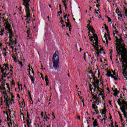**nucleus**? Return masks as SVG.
<instances>
[{
  "mask_svg": "<svg viewBox=\"0 0 127 127\" xmlns=\"http://www.w3.org/2000/svg\"><path fill=\"white\" fill-rule=\"evenodd\" d=\"M88 73H89V74H92V76L94 77V80L95 81V79H96V77H95V75H94L95 74H94V72H93V70H89L88 71Z\"/></svg>",
  "mask_w": 127,
  "mask_h": 127,
  "instance_id": "obj_18",
  "label": "nucleus"
},
{
  "mask_svg": "<svg viewBox=\"0 0 127 127\" xmlns=\"http://www.w3.org/2000/svg\"><path fill=\"white\" fill-rule=\"evenodd\" d=\"M7 65L8 64H7L5 67V70H6V71H7V70H9V68H8V66Z\"/></svg>",
  "mask_w": 127,
  "mask_h": 127,
  "instance_id": "obj_29",
  "label": "nucleus"
},
{
  "mask_svg": "<svg viewBox=\"0 0 127 127\" xmlns=\"http://www.w3.org/2000/svg\"><path fill=\"white\" fill-rule=\"evenodd\" d=\"M88 28L89 31H91L92 33H95V29H94V28H93V27L90 26Z\"/></svg>",
  "mask_w": 127,
  "mask_h": 127,
  "instance_id": "obj_14",
  "label": "nucleus"
},
{
  "mask_svg": "<svg viewBox=\"0 0 127 127\" xmlns=\"http://www.w3.org/2000/svg\"><path fill=\"white\" fill-rule=\"evenodd\" d=\"M93 47H94L95 50H96V54H97V57H100V49H99V47H96L95 46V45H93Z\"/></svg>",
  "mask_w": 127,
  "mask_h": 127,
  "instance_id": "obj_11",
  "label": "nucleus"
},
{
  "mask_svg": "<svg viewBox=\"0 0 127 127\" xmlns=\"http://www.w3.org/2000/svg\"><path fill=\"white\" fill-rule=\"evenodd\" d=\"M104 37H105V39L106 40V44H108L109 43V42L108 41V39H107V33L105 34Z\"/></svg>",
  "mask_w": 127,
  "mask_h": 127,
  "instance_id": "obj_24",
  "label": "nucleus"
},
{
  "mask_svg": "<svg viewBox=\"0 0 127 127\" xmlns=\"http://www.w3.org/2000/svg\"><path fill=\"white\" fill-rule=\"evenodd\" d=\"M111 77L114 78V80H115L116 81H117V80H118V78H117L116 76H115L114 75H112Z\"/></svg>",
  "mask_w": 127,
  "mask_h": 127,
  "instance_id": "obj_35",
  "label": "nucleus"
},
{
  "mask_svg": "<svg viewBox=\"0 0 127 127\" xmlns=\"http://www.w3.org/2000/svg\"><path fill=\"white\" fill-rule=\"evenodd\" d=\"M60 19H62V20H61V24H63V23H64V21L63 20H62V17H61V18H60Z\"/></svg>",
  "mask_w": 127,
  "mask_h": 127,
  "instance_id": "obj_42",
  "label": "nucleus"
},
{
  "mask_svg": "<svg viewBox=\"0 0 127 127\" xmlns=\"http://www.w3.org/2000/svg\"><path fill=\"white\" fill-rule=\"evenodd\" d=\"M93 127H98V122H97V119H95L93 122Z\"/></svg>",
  "mask_w": 127,
  "mask_h": 127,
  "instance_id": "obj_17",
  "label": "nucleus"
},
{
  "mask_svg": "<svg viewBox=\"0 0 127 127\" xmlns=\"http://www.w3.org/2000/svg\"><path fill=\"white\" fill-rule=\"evenodd\" d=\"M21 116H23V120L24 121V114L23 113H21Z\"/></svg>",
  "mask_w": 127,
  "mask_h": 127,
  "instance_id": "obj_45",
  "label": "nucleus"
},
{
  "mask_svg": "<svg viewBox=\"0 0 127 127\" xmlns=\"http://www.w3.org/2000/svg\"><path fill=\"white\" fill-rule=\"evenodd\" d=\"M114 96H115V97H117V96H118V94L117 93H116V92H115L114 94H113Z\"/></svg>",
  "mask_w": 127,
  "mask_h": 127,
  "instance_id": "obj_50",
  "label": "nucleus"
},
{
  "mask_svg": "<svg viewBox=\"0 0 127 127\" xmlns=\"http://www.w3.org/2000/svg\"><path fill=\"white\" fill-rule=\"evenodd\" d=\"M13 102H14V100H13V99H11V100H10V103H13Z\"/></svg>",
  "mask_w": 127,
  "mask_h": 127,
  "instance_id": "obj_60",
  "label": "nucleus"
},
{
  "mask_svg": "<svg viewBox=\"0 0 127 127\" xmlns=\"http://www.w3.org/2000/svg\"><path fill=\"white\" fill-rule=\"evenodd\" d=\"M10 72H10V75H12V74H13V72L12 71V70L10 69Z\"/></svg>",
  "mask_w": 127,
  "mask_h": 127,
  "instance_id": "obj_52",
  "label": "nucleus"
},
{
  "mask_svg": "<svg viewBox=\"0 0 127 127\" xmlns=\"http://www.w3.org/2000/svg\"><path fill=\"white\" fill-rule=\"evenodd\" d=\"M92 108L95 110V112H97V109H98V106H97V105L94 104L92 105Z\"/></svg>",
  "mask_w": 127,
  "mask_h": 127,
  "instance_id": "obj_19",
  "label": "nucleus"
},
{
  "mask_svg": "<svg viewBox=\"0 0 127 127\" xmlns=\"http://www.w3.org/2000/svg\"><path fill=\"white\" fill-rule=\"evenodd\" d=\"M125 14H126V15H127V9L125 10Z\"/></svg>",
  "mask_w": 127,
  "mask_h": 127,
  "instance_id": "obj_59",
  "label": "nucleus"
},
{
  "mask_svg": "<svg viewBox=\"0 0 127 127\" xmlns=\"http://www.w3.org/2000/svg\"><path fill=\"white\" fill-rule=\"evenodd\" d=\"M116 46V51L117 52V54L119 55H121L122 57V55H125L124 52H123V50H122V49L121 48V46L120 45V44L118 42H117L115 44Z\"/></svg>",
  "mask_w": 127,
  "mask_h": 127,
  "instance_id": "obj_5",
  "label": "nucleus"
},
{
  "mask_svg": "<svg viewBox=\"0 0 127 127\" xmlns=\"http://www.w3.org/2000/svg\"><path fill=\"white\" fill-rule=\"evenodd\" d=\"M122 112L124 114V118H127V110H122Z\"/></svg>",
  "mask_w": 127,
  "mask_h": 127,
  "instance_id": "obj_15",
  "label": "nucleus"
},
{
  "mask_svg": "<svg viewBox=\"0 0 127 127\" xmlns=\"http://www.w3.org/2000/svg\"><path fill=\"white\" fill-rule=\"evenodd\" d=\"M95 100L97 102H98V103H100V101L99 100V97H96V98H95Z\"/></svg>",
  "mask_w": 127,
  "mask_h": 127,
  "instance_id": "obj_39",
  "label": "nucleus"
},
{
  "mask_svg": "<svg viewBox=\"0 0 127 127\" xmlns=\"http://www.w3.org/2000/svg\"><path fill=\"white\" fill-rule=\"evenodd\" d=\"M108 22H112V19L110 18V17H108Z\"/></svg>",
  "mask_w": 127,
  "mask_h": 127,
  "instance_id": "obj_41",
  "label": "nucleus"
},
{
  "mask_svg": "<svg viewBox=\"0 0 127 127\" xmlns=\"http://www.w3.org/2000/svg\"><path fill=\"white\" fill-rule=\"evenodd\" d=\"M4 24L5 25V30H7V31H9V30H12V29H10L11 28V25H10V24H9V23L6 22L4 23Z\"/></svg>",
  "mask_w": 127,
  "mask_h": 127,
  "instance_id": "obj_10",
  "label": "nucleus"
},
{
  "mask_svg": "<svg viewBox=\"0 0 127 127\" xmlns=\"http://www.w3.org/2000/svg\"><path fill=\"white\" fill-rule=\"evenodd\" d=\"M88 21L89 22V24L87 25V28H89L90 26H91V25L90 24V23H91V21H90V20H88Z\"/></svg>",
  "mask_w": 127,
  "mask_h": 127,
  "instance_id": "obj_30",
  "label": "nucleus"
},
{
  "mask_svg": "<svg viewBox=\"0 0 127 127\" xmlns=\"http://www.w3.org/2000/svg\"><path fill=\"white\" fill-rule=\"evenodd\" d=\"M30 78L32 83H34V77L33 76H32L31 75H30Z\"/></svg>",
  "mask_w": 127,
  "mask_h": 127,
  "instance_id": "obj_22",
  "label": "nucleus"
},
{
  "mask_svg": "<svg viewBox=\"0 0 127 127\" xmlns=\"http://www.w3.org/2000/svg\"><path fill=\"white\" fill-rule=\"evenodd\" d=\"M99 51H104V49H103V48H101L100 50L99 49Z\"/></svg>",
  "mask_w": 127,
  "mask_h": 127,
  "instance_id": "obj_62",
  "label": "nucleus"
},
{
  "mask_svg": "<svg viewBox=\"0 0 127 127\" xmlns=\"http://www.w3.org/2000/svg\"><path fill=\"white\" fill-rule=\"evenodd\" d=\"M64 18H65V19H66V17L67 18H68V17H67V15H65V16H64Z\"/></svg>",
  "mask_w": 127,
  "mask_h": 127,
  "instance_id": "obj_58",
  "label": "nucleus"
},
{
  "mask_svg": "<svg viewBox=\"0 0 127 127\" xmlns=\"http://www.w3.org/2000/svg\"><path fill=\"white\" fill-rule=\"evenodd\" d=\"M45 81L46 83L49 82V80H48V76H47V75H46Z\"/></svg>",
  "mask_w": 127,
  "mask_h": 127,
  "instance_id": "obj_26",
  "label": "nucleus"
},
{
  "mask_svg": "<svg viewBox=\"0 0 127 127\" xmlns=\"http://www.w3.org/2000/svg\"><path fill=\"white\" fill-rule=\"evenodd\" d=\"M45 120H46V121L47 122V120H50V118L47 117V116H46V113H45V116L44 117Z\"/></svg>",
  "mask_w": 127,
  "mask_h": 127,
  "instance_id": "obj_25",
  "label": "nucleus"
},
{
  "mask_svg": "<svg viewBox=\"0 0 127 127\" xmlns=\"http://www.w3.org/2000/svg\"><path fill=\"white\" fill-rule=\"evenodd\" d=\"M100 83V80L98 79H96L95 82H92V85L94 87V91H96V89L97 90H100V87L99 86V83Z\"/></svg>",
  "mask_w": 127,
  "mask_h": 127,
  "instance_id": "obj_7",
  "label": "nucleus"
},
{
  "mask_svg": "<svg viewBox=\"0 0 127 127\" xmlns=\"http://www.w3.org/2000/svg\"><path fill=\"white\" fill-rule=\"evenodd\" d=\"M116 93H117L118 95V94H120V91L117 90V92H116Z\"/></svg>",
  "mask_w": 127,
  "mask_h": 127,
  "instance_id": "obj_64",
  "label": "nucleus"
},
{
  "mask_svg": "<svg viewBox=\"0 0 127 127\" xmlns=\"http://www.w3.org/2000/svg\"><path fill=\"white\" fill-rule=\"evenodd\" d=\"M106 76L108 77H112V76H113V74H112V71L111 70H107Z\"/></svg>",
  "mask_w": 127,
  "mask_h": 127,
  "instance_id": "obj_13",
  "label": "nucleus"
},
{
  "mask_svg": "<svg viewBox=\"0 0 127 127\" xmlns=\"http://www.w3.org/2000/svg\"><path fill=\"white\" fill-rule=\"evenodd\" d=\"M1 90L2 91H5V87H2V88H1Z\"/></svg>",
  "mask_w": 127,
  "mask_h": 127,
  "instance_id": "obj_44",
  "label": "nucleus"
},
{
  "mask_svg": "<svg viewBox=\"0 0 127 127\" xmlns=\"http://www.w3.org/2000/svg\"><path fill=\"white\" fill-rule=\"evenodd\" d=\"M107 114V110L105 108L103 109L101 115H106Z\"/></svg>",
  "mask_w": 127,
  "mask_h": 127,
  "instance_id": "obj_20",
  "label": "nucleus"
},
{
  "mask_svg": "<svg viewBox=\"0 0 127 127\" xmlns=\"http://www.w3.org/2000/svg\"><path fill=\"white\" fill-rule=\"evenodd\" d=\"M3 94L4 95V98L5 99V100H4V102L6 103V106H9L10 105H12V103H11L10 101H9L10 100L8 98L7 93L3 92Z\"/></svg>",
  "mask_w": 127,
  "mask_h": 127,
  "instance_id": "obj_6",
  "label": "nucleus"
},
{
  "mask_svg": "<svg viewBox=\"0 0 127 127\" xmlns=\"http://www.w3.org/2000/svg\"><path fill=\"white\" fill-rule=\"evenodd\" d=\"M29 1H30V0H23V4L26 7L25 10L27 16H30V10L29 9V7L30 6H29Z\"/></svg>",
  "mask_w": 127,
  "mask_h": 127,
  "instance_id": "obj_4",
  "label": "nucleus"
},
{
  "mask_svg": "<svg viewBox=\"0 0 127 127\" xmlns=\"http://www.w3.org/2000/svg\"><path fill=\"white\" fill-rule=\"evenodd\" d=\"M121 62H122V68H124L123 69V74L126 78L127 75L126 72L127 69V55H122Z\"/></svg>",
  "mask_w": 127,
  "mask_h": 127,
  "instance_id": "obj_1",
  "label": "nucleus"
},
{
  "mask_svg": "<svg viewBox=\"0 0 127 127\" xmlns=\"http://www.w3.org/2000/svg\"><path fill=\"white\" fill-rule=\"evenodd\" d=\"M66 21H67V23H69L70 22V20L68 19H65V22H66Z\"/></svg>",
  "mask_w": 127,
  "mask_h": 127,
  "instance_id": "obj_46",
  "label": "nucleus"
},
{
  "mask_svg": "<svg viewBox=\"0 0 127 127\" xmlns=\"http://www.w3.org/2000/svg\"><path fill=\"white\" fill-rule=\"evenodd\" d=\"M58 52L55 53L52 58L53 65L55 70H57L59 68V56H58Z\"/></svg>",
  "mask_w": 127,
  "mask_h": 127,
  "instance_id": "obj_2",
  "label": "nucleus"
},
{
  "mask_svg": "<svg viewBox=\"0 0 127 127\" xmlns=\"http://www.w3.org/2000/svg\"><path fill=\"white\" fill-rule=\"evenodd\" d=\"M105 29L107 32V33L109 34V27L108 26H105Z\"/></svg>",
  "mask_w": 127,
  "mask_h": 127,
  "instance_id": "obj_33",
  "label": "nucleus"
},
{
  "mask_svg": "<svg viewBox=\"0 0 127 127\" xmlns=\"http://www.w3.org/2000/svg\"><path fill=\"white\" fill-rule=\"evenodd\" d=\"M24 17H26L27 19H28V18H29V17H30L29 16H27V15H26V16H24Z\"/></svg>",
  "mask_w": 127,
  "mask_h": 127,
  "instance_id": "obj_48",
  "label": "nucleus"
},
{
  "mask_svg": "<svg viewBox=\"0 0 127 127\" xmlns=\"http://www.w3.org/2000/svg\"><path fill=\"white\" fill-rule=\"evenodd\" d=\"M96 110H97V112H96V114H100V112L98 111V109H97Z\"/></svg>",
  "mask_w": 127,
  "mask_h": 127,
  "instance_id": "obj_51",
  "label": "nucleus"
},
{
  "mask_svg": "<svg viewBox=\"0 0 127 127\" xmlns=\"http://www.w3.org/2000/svg\"><path fill=\"white\" fill-rule=\"evenodd\" d=\"M14 44V41L12 40V39H9V45L10 46H12Z\"/></svg>",
  "mask_w": 127,
  "mask_h": 127,
  "instance_id": "obj_16",
  "label": "nucleus"
},
{
  "mask_svg": "<svg viewBox=\"0 0 127 127\" xmlns=\"http://www.w3.org/2000/svg\"><path fill=\"white\" fill-rule=\"evenodd\" d=\"M122 107L120 108L121 111H124V110L127 111V103L125 101V99L122 100Z\"/></svg>",
  "mask_w": 127,
  "mask_h": 127,
  "instance_id": "obj_8",
  "label": "nucleus"
},
{
  "mask_svg": "<svg viewBox=\"0 0 127 127\" xmlns=\"http://www.w3.org/2000/svg\"><path fill=\"white\" fill-rule=\"evenodd\" d=\"M93 38H92L90 39V41H91L92 42H94V39H93Z\"/></svg>",
  "mask_w": 127,
  "mask_h": 127,
  "instance_id": "obj_54",
  "label": "nucleus"
},
{
  "mask_svg": "<svg viewBox=\"0 0 127 127\" xmlns=\"http://www.w3.org/2000/svg\"><path fill=\"white\" fill-rule=\"evenodd\" d=\"M64 5L65 6V8H67V5L66 4V3H64Z\"/></svg>",
  "mask_w": 127,
  "mask_h": 127,
  "instance_id": "obj_49",
  "label": "nucleus"
},
{
  "mask_svg": "<svg viewBox=\"0 0 127 127\" xmlns=\"http://www.w3.org/2000/svg\"><path fill=\"white\" fill-rule=\"evenodd\" d=\"M15 84V83L14 82V81L12 80L11 83V87H12V86H14Z\"/></svg>",
  "mask_w": 127,
  "mask_h": 127,
  "instance_id": "obj_28",
  "label": "nucleus"
},
{
  "mask_svg": "<svg viewBox=\"0 0 127 127\" xmlns=\"http://www.w3.org/2000/svg\"><path fill=\"white\" fill-rule=\"evenodd\" d=\"M65 23L66 24V27H68V28H69V26H70V25H71V24L69 23H67L66 22H65Z\"/></svg>",
  "mask_w": 127,
  "mask_h": 127,
  "instance_id": "obj_31",
  "label": "nucleus"
},
{
  "mask_svg": "<svg viewBox=\"0 0 127 127\" xmlns=\"http://www.w3.org/2000/svg\"><path fill=\"white\" fill-rule=\"evenodd\" d=\"M7 88L8 89L9 91H8L10 94V92L9 91H10V87H9V85H7Z\"/></svg>",
  "mask_w": 127,
  "mask_h": 127,
  "instance_id": "obj_40",
  "label": "nucleus"
},
{
  "mask_svg": "<svg viewBox=\"0 0 127 127\" xmlns=\"http://www.w3.org/2000/svg\"><path fill=\"white\" fill-rule=\"evenodd\" d=\"M96 91H98L99 93L101 94H102V93H104V90H103L102 88H100V87H99V90L96 89Z\"/></svg>",
  "mask_w": 127,
  "mask_h": 127,
  "instance_id": "obj_21",
  "label": "nucleus"
},
{
  "mask_svg": "<svg viewBox=\"0 0 127 127\" xmlns=\"http://www.w3.org/2000/svg\"><path fill=\"white\" fill-rule=\"evenodd\" d=\"M92 38H94L95 41H96V42L93 44L95 45V46L96 47H99V39H98V36H97L96 34L94 35L93 37H92Z\"/></svg>",
  "mask_w": 127,
  "mask_h": 127,
  "instance_id": "obj_9",
  "label": "nucleus"
},
{
  "mask_svg": "<svg viewBox=\"0 0 127 127\" xmlns=\"http://www.w3.org/2000/svg\"><path fill=\"white\" fill-rule=\"evenodd\" d=\"M3 19H4V20H3L4 22V21L5 22H8V20L7 19H5L4 17H3Z\"/></svg>",
  "mask_w": 127,
  "mask_h": 127,
  "instance_id": "obj_37",
  "label": "nucleus"
},
{
  "mask_svg": "<svg viewBox=\"0 0 127 127\" xmlns=\"http://www.w3.org/2000/svg\"><path fill=\"white\" fill-rule=\"evenodd\" d=\"M6 77V76H5V75H3V76L1 77V79L2 80V81H6V80L3 79V78H5Z\"/></svg>",
  "mask_w": 127,
  "mask_h": 127,
  "instance_id": "obj_34",
  "label": "nucleus"
},
{
  "mask_svg": "<svg viewBox=\"0 0 127 127\" xmlns=\"http://www.w3.org/2000/svg\"><path fill=\"white\" fill-rule=\"evenodd\" d=\"M27 125L28 127H29V125H30V123L29 122V120L28 119L27 120Z\"/></svg>",
  "mask_w": 127,
  "mask_h": 127,
  "instance_id": "obj_32",
  "label": "nucleus"
},
{
  "mask_svg": "<svg viewBox=\"0 0 127 127\" xmlns=\"http://www.w3.org/2000/svg\"><path fill=\"white\" fill-rule=\"evenodd\" d=\"M115 38L116 39V42L119 43L120 45L121 49H122L124 54L125 55H127V48H126V45L125 44V43H124V41H120L118 37H115Z\"/></svg>",
  "mask_w": 127,
  "mask_h": 127,
  "instance_id": "obj_3",
  "label": "nucleus"
},
{
  "mask_svg": "<svg viewBox=\"0 0 127 127\" xmlns=\"http://www.w3.org/2000/svg\"><path fill=\"white\" fill-rule=\"evenodd\" d=\"M8 33H9V39H12V37L13 36V33L12 32V30H9L8 31Z\"/></svg>",
  "mask_w": 127,
  "mask_h": 127,
  "instance_id": "obj_12",
  "label": "nucleus"
},
{
  "mask_svg": "<svg viewBox=\"0 0 127 127\" xmlns=\"http://www.w3.org/2000/svg\"><path fill=\"white\" fill-rule=\"evenodd\" d=\"M69 31H71V25H70L69 26Z\"/></svg>",
  "mask_w": 127,
  "mask_h": 127,
  "instance_id": "obj_55",
  "label": "nucleus"
},
{
  "mask_svg": "<svg viewBox=\"0 0 127 127\" xmlns=\"http://www.w3.org/2000/svg\"><path fill=\"white\" fill-rule=\"evenodd\" d=\"M118 104L120 106V107H122V101H121V99H119L118 101Z\"/></svg>",
  "mask_w": 127,
  "mask_h": 127,
  "instance_id": "obj_23",
  "label": "nucleus"
},
{
  "mask_svg": "<svg viewBox=\"0 0 127 127\" xmlns=\"http://www.w3.org/2000/svg\"><path fill=\"white\" fill-rule=\"evenodd\" d=\"M62 2H63L64 3H66V1L65 0H63Z\"/></svg>",
  "mask_w": 127,
  "mask_h": 127,
  "instance_id": "obj_63",
  "label": "nucleus"
},
{
  "mask_svg": "<svg viewBox=\"0 0 127 127\" xmlns=\"http://www.w3.org/2000/svg\"><path fill=\"white\" fill-rule=\"evenodd\" d=\"M106 118H103L102 120H101V122H103V121H106Z\"/></svg>",
  "mask_w": 127,
  "mask_h": 127,
  "instance_id": "obj_56",
  "label": "nucleus"
},
{
  "mask_svg": "<svg viewBox=\"0 0 127 127\" xmlns=\"http://www.w3.org/2000/svg\"><path fill=\"white\" fill-rule=\"evenodd\" d=\"M114 29H115V31H114V32L115 33H116V34H118L119 33V32L118 31H117V27H115Z\"/></svg>",
  "mask_w": 127,
  "mask_h": 127,
  "instance_id": "obj_27",
  "label": "nucleus"
},
{
  "mask_svg": "<svg viewBox=\"0 0 127 127\" xmlns=\"http://www.w3.org/2000/svg\"><path fill=\"white\" fill-rule=\"evenodd\" d=\"M0 31H1V33H3V32H4V30L1 29Z\"/></svg>",
  "mask_w": 127,
  "mask_h": 127,
  "instance_id": "obj_53",
  "label": "nucleus"
},
{
  "mask_svg": "<svg viewBox=\"0 0 127 127\" xmlns=\"http://www.w3.org/2000/svg\"><path fill=\"white\" fill-rule=\"evenodd\" d=\"M92 84H90L89 85V90L90 91H92V90H93V88H92Z\"/></svg>",
  "mask_w": 127,
  "mask_h": 127,
  "instance_id": "obj_38",
  "label": "nucleus"
},
{
  "mask_svg": "<svg viewBox=\"0 0 127 127\" xmlns=\"http://www.w3.org/2000/svg\"><path fill=\"white\" fill-rule=\"evenodd\" d=\"M31 92L29 91V96L30 97V98H31Z\"/></svg>",
  "mask_w": 127,
  "mask_h": 127,
  "instance_id": "obj_47",
  "label": "nucleus"
},
{
  "mask_svg": "<svg viewBox=\"0 0 127 127\" xmlns=\"http://www.w3.org/2000/svg\"><path fill=\"white\" fill-rule=\"evenodd\" d=\"M4 69L3 68H1V73H3Z\"/></svg>",
  "mask_w": 127,
  "mask_h": 127,
  "instance_id": "obj_43",
  "label": "nucleus"
},
{
  "mask_svg": "<svg viewBox=\"0 0 127 127\" xmlns=\"http://www.w3.org/2000/svg\"><path fill=\"white\" fill-rule=\"evenodd\" d=\"M27 34H28V35H30V29H28L27 32Z\"/></svg>",
  "mask_w": 127,
  "mask_h": 127,
  "instance_id": "obj_36",
  "label": "nucleus"
},
{
  "mask_svg": "<svg viewBox=\"0 0 127 127\" xmlns=\"http://www.w3.org/2000/svg\"><path fill=\"white\" fill-rule=\"evenodd\" d=\"M19 64H20V65H21V66H23V64H22V62H20Z\"/></svg>",
  "mask_w": 127,
  "mask_h": 127,
  "instance_id": "obj_61",
  "label": "nucleus"
},
{
  "mask_svg": "<svg viewBox=\"0 0 127 127\" xmlns=\"http://www.w3.org/2000/svg\"><path fill=\"white\" fill-rule=\"evenodd\" d=\"M43 114H44V113H43V112H42V113H41V116L42 118L43 117Z\"/></svg>",
  "mask_w": 127,
  "mask_h": 127,
  "instance_id": "obj_57",
  "label": "nucleus"
}]
</instances>
